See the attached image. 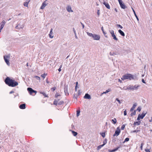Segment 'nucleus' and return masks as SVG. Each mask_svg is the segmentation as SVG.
Masks as SVG:
<instances>
[{
  "instance_id": "774afa93",
  "label": "nucleus",
  "mask_w": 152,
  "mask_h": 152,
  "mask_svg": "<svg viewBox=\"0 0 152 152\" xmlns=\"http://www.w3.org/2000/svg\"><path fill=\"white\" fill-rule=\"evenodd\" d=\"M46 82H47V83H49V82L48 81H46Z\"/></svg>"
},
{
  "instance_id": "4be33fe9",
  "label": "nucleus",
  "mask_w": 152,
  "mask_h": 152,
  "mask_svg": "<svg viewBox=\"0 0 152 152\" xmlns=\"http://www.w3.org/2000/svg\"><path fill=\"white\" fill-rule=\"evenodd\" d=\"M47 75V73H44L43 74H42L41 75V77L43 78V79L45 78L46 76Z\"/></svg>"
},
{
  "instance_id": "de8ad7c7",
  "label": "nucleus",
  "mask_w": 152,
  "mask_h": 152,
  "mask_svg": "<svg viewBox=\"0 0 152 152\" xmlns=\"http://www.w3.org/2000/svg\"><path fill=\"white\" fill-rule=\"evenodd\" d=\"M116 100L118 101V102L119 104H121L120 101L118 98H117L116 99Z\"/></svg>"
},
{
  "instance_id": "6e6552de",
  "label": "nucleus",
  "mask_w": 152,
  "mask_h": 152,
  "mask_svg": "<svg viewBox=\"0 0 152 152\" xmlns=\"http://www.w3.org/2000/svg\"><path fill=\"white\" fill-rule=\"evenodd\" d=\"M121 131L120 129H118V128H117V130L115 131V133L114 134L113 136H115L116 135L118 136L119 135Z\"/></svg>"
},
{
  "instance_id": "72a5a7b5",
  "label": "nucleus",
  "mask_w": 152,
  "mask_h": 152,
  "mask_svg": "<svg viewBox=\"0 0 152 152\" xmlns=\"http://www.w3.org/2000/svg\"><path fill=\"white\" fill-rule=\"evenodd\" d=\"M80 112V110H77V117L79 115Z\"/></svg>"
},
{
  "instance_id": "a19ab883",
  "label": "nucleus",
  "mask_w": 152,
  "mask_h": 152,
  "mask_svg": "<svg viewBox=\"0 0 152 152\" xmlns=\"http://www.w3.org/2000/svg\"><path fill=\"white\" fill-rule=\"evenodd\" d=\"M56 87H53L52 88H51V90L53 91H55L56 89Z\"/></svg>"
},
{
  "instance_id": "f03ea898",
  "label": "nucleus",
  "mask_w": 152,
  "mask_h": 152,
  "mask_svg": "<svg viewBox=\"0 0 152 152\" xmlns=\"http://www.w3.org/2000/svg\"><path fill=\"white\" fill-rule=\"evenodd\" d=\"M121 79L123 80L126 79L131 80L134 79V78L132 75L129 74H127L123 75L121 78Z\"/></svg>"
},
{
  "instance_id": "864d4df0",
  "label": "nucleus",
  "mask_w": 152,
  "mask_h": 152,
  "mask_svg": "<svg viewBox=\"0 0 152 152\" xmlns=\"http://www.w3.org/2000/svg\"><path fill=\"white\" fill-rule=\"evenodd\" d=\"M4 25L1 24V26L0 27L2 29L4 27Z\"/></svg>"
},
{
  "instance_id": "dca6fc26",
  "label": "nucleus",
  "mask_w": 152,
  "mask_h": 152,
  "mask_svg": "<svg viewBox=\"0 0 152 152\" xmlns=\"http://www.w3.org/2000/svg\"><path fill=\"white\" fill-rule=\"evenodd\" d=\"M84 98L87 99H90L91 98L90 96L88 94H86Z\"/></svg>"
},
{
  "instance_id": "ddd939ff",
  "label": "nucleus",
  "mask_w": 152,
  "mask_h": 152,
  "mask_svg": "<svg viewBox=\"0 0 152 152\" xmlns=\"http://www.w3.org/2000/svg\"><path fill=\"white\" fill-rule=\"evenodd\" d=\"M30 1V0H26V1L24 2L23 5L24 6L28 7V4Z\"/></svg>"
},
{
  "instance_id": "4c0bfd02",
  "label": "nucleus",
  "mask_w": 152,
  "mask_h": 152,
  "mask_svg": "<svg viewBox=\"0 0 152 152\" xmlns=\"http://www.w3.org/2000/svg\"><path fill=\"white\" fill-rule=\"evenodd\" d=\"M129 140V138H126L124 140V142H126L128 141Z\"/></svg>"
},
{
  "instance_id": "423d86ee",
  "label": "nucleus",
  "mask_w": 152,
  "mask_h": 152,
  "mask_svg": "<svg viewBox=\"0 0 152 152\" xmlns=\"http://www.w3.org/2000/svg\"><path fill=\"white\" fill-rule=\"evenodd\" d=\"M119 2V4L120 5L121 7L123 9L126 8V6L123 3L121 0H118Z\"/></svg>"
},
{
  "instance_id": "58836bf2",
  "label": "nucleus",
  "mask_w": 152,
  "mask_h": 152,
  "mask_svg": "<svg viewBox=\"0 0 152 152\" xmlns=\"http://www.w3.org/2000/svg\"><path fill=\"white\" fill-rule=\"evenodd\" d=\"M5 23V21L4 20H3L1 23V24L4 25Z\"/></svg>"
},
{
  "instance_id": "f3484780",
  "label": "nucleus",
  "mask_w": 152,
  "mask_h": 152,
  "mask_svg": "<svg viewBox=\"0 0 152 152\" xmlns=\"http://www.w3.org/2000/svg\"><path fill=\"white\" fill-rule=\"evenodd\" d=\"M140 123L141 122L140 121H136L134 122V126L139 125L140 124Z\"/></svg>"
},
{
  "instance_id": "412c9836",
  "label": "nucleus",
  "mask_w": 152,
  "mask_h": 152,
  "mask_svg": "<svg viewBox=\"0 0 152 152\" xmlns=\"http://www.w3.org/2000/svg\"><path fill=\"white\" fill-rule=\"evenodd\" d=\"M112 36L113 38V39L114 40L116 41H117L118 40V38L116 37V36L115 34Z\"/></svg>"
},
{
  "instance_id": "2f4dec72",
  "label": "nucleus",
  "mask_w": 152,
  "mask_h": 152,
  "mask_svg": "<svg viewBox=\"0 0 152 152\" xmlns=\"http://www.w3.org/2000/svg\"><path fill=\"white\" fill-rule=\"evenodd\" d=\"M103 146H104L103 145H99L98 147H97V149L98 150H99V149H100Z\"/></svg>"
},
{
  "instance_id": "ea45409f",
  "label": "nucleus",
  "mask_w": 152,
  "mask_h": 152,
  "mask_svg": "<svg viewBox=\"0 0 152 152\" xmlns=\"http://www.w3.org/2000/svg\"><path fill=\"white\" fill-rule=\"evenodd\" d=\"M101 135L104 138L105 137V134L104 133H101Z\"/></svg>"
},
{
  "instance_id": "680f3d73",
  "label": "nucleus",
  "mask_w": 152,
  "mask_h": 152,
  "mask_svg": "<svg viewBox=\"0 0 152 152\" xmlns=\"http://www.w3.org/2000/svg\"><path fill=\"white\" fill-rule=\"evenodd\" d=\"M101 29H102V32L103 31H104V30L103 28V27H102Z\"/></svg>"
},
{
  "instance_id": "052dcab7",
  "label": "nucleus",
  "mask_w": 152,
  "mask_h": 152,
  "mask_svg": "<svg viewBox=\"0 0 152 152\" xmlns=\"http://www.w3.org/2000/svg\"><path fill=\"white\" fill-rule=\"evenodd\" d=\"M142 81L143 83H145L144 80L143 79H142Z\"/></svg>"
},
{
  "instance_id": "7c9ffc66",
  "label": "nucleus",
  "mask_w": 152,
  "mask_h": 152,
  "mask_svg": "<svg viewBox=\"0 0 152 152\" xmlns=\"http://www.w3.org/2000/svg\"><path fill=\"white\" fill-rule=\"evenodd\" d=\"M136 114V111L135 110H134V112L132 113L131 114V116H132L133 115H135Z\"/></svg>"
},
{
  "instance_id": "5fc2aeb1",
  "label": "nucleus",
  "mask_w": 152,
  "mask_h": 152,
  "mask_svg": "<svg viewBox=\"0 0 152 152\" xmlns=\"http://www.w3.org/2000/svg\"><path fill=\"white\" fill-rule=\"evenodd\" d=\"M81 24L82 25L83 28L84 27V25L81 22H80Z\"/></svg>"
},
{
  "instance_id": "2eb2a0df",
  "label": "nucleus",
  "mask_w": 152,
  "mask_h": 152,
  "mask_svg": "<svg viewBox=\"0 0 152 152\" xmlns=\"http://www.w3.org/2000/svg\"><path fill=\"white\" fill-rule=\"evenodd\" d=\"M137 103H135L134 104L132 107L131 108L130 111H132L137 106Z\"/></svg>"
},
{
  "instance_id": "4d7b16f0",
  "label": "nucleus",
  "mask_w": 152,
  "mask_h": 152,
  "mask_svg": "<svg viewBox=\"0 0 152 152\" xmlns=\"http://www.w3.org/2000/svg\"><path fill=\"white\" fill-rule=\"evenodd\" d=\"M118 80V81L119 82H120V83H122V81L120 79H119Z\"/></svg>"
},
{
  "instance_id": "1a4fd4ad",
  "label": "nucleus",
  "mask_w": 152,
  "mask_h": 152,
  "mask_svg": "<svg viewBox=\"0 0 152 152\" xmlns=\"http://www.w3.org/2000/svg\"><path fill=\"white\" fill-rule=\"evenodd\" d=\"M46 1H44L43 3L42 4V5H41L40 9H43L48 4L46 3Z\"/></svg>"
},
{
  "instance_id": "aec40b11",
  "label": "nucleus",
  "mask_w": 152,
  "mask_h": 152,
  "mask_svg": "<svg viewBox=\"0 0 152 152\" xmlns=\"http://www.w3.org/2000/svg\"><path fill=\"white\" fill-rule=\"evenodd\" d=\"M72 132L73 135L75 136H76L77 134V133L76 132H75L74 131H72Z\"/></svg>"
},
{
  "instance_id": "4468645a",
  "label": "nucleus",
  "mask_w": 152,
  "mask_h": 152,
  "mask_svg": "<svg viewBox=\"0 0 152 152\" xmlns=\"http://www.w3.org/2000/svg\"><path fill=\"white\" fill-rule=\"evenodd\" d=\"M19 108L21 109H25L26 108V104H23L20 105L19 106Z\"/></svg>"
},
{
  "instance_id": "a211bd4d",
  "label": "nucleus",
  "mask_w": 152,
  "mask_h": 152,
  "mask_svg": "<svg viewBox=\"0 0 152 152\" xmlns=\"http://www.w3.org/2000/svg\"><path fill=\"white\" fill-rule=\"evenodd\" d=\"M118 32L121 34V35H122V36H125L124 33L121 30H118Z\"/></svg>"
},
{
  "instance_id": "a878e982",
  "label": "nucleus",
  "mask_w": 152,
  "mask_h": 152,
  "mask_svg": "<svg viewBox=\"0 0 152 152\" xmlns=\"http://www.w3.org/2000/svg\"><path fill=\"white\" fill-rule=\"evenodd\" d=\"M107 143V139H105L103 142V144H102L103 146H104L105 144H106Z\"/></svg>"
},
{
  "instance_id": "bf43d9fd",
  "label": "nucleus",
  "mask_w": 152,
  "mask_h": 152,
  "mask_svg": "<svg viewBox=\"0 0 152 152\" xmlns=\"http://www.w3.org/2000/svg\"><path fill=\"white\" fill-rule=\"evenodd\" d=\"M97 14L98 16L99 15V10H98L97 12Z\"/></svg>"
},
{
  "instance_id": "0eeeda50",
  "label": "nucleus",
  "mask_w": 152,
  "mask_h": 152,
  "mask_svg": "<svg viewBox=\"0 0 152 152\" xmlns=\"http://www.w3.org/2000/svg\"><path fill=\"white\" fill-rule=\"evenodd\" d=\"M92 38H93L94 40H98L100 39V36L99 35L96 34H94V35Z\"/></svg>"
},
{
  "instance_id": "7ed1b4c3",
  "label": "nucleus",
  "mask_w": 152,
  "mask_h": 152,
  "mask_svg": "<svg viewBox=\"0 0 152 152\" xmlns=\"http://www.w3.org/2000/svg\"><path fill=\"white\" fill-rule=\"evenodd\" d=\"M27 90L31 95H35L37 93L36 91L34 90L31 88H27Z\"/></svg>"
},
{
  "instance_id": "f8f14e48",
  "label": "nucleus",
  "mask_w": 152,
  "mask_h": 152,
  "mask_svg": "<svg viewBox=\"0 0 152 152\" xmlns=\"http://www.w3.org/2000/svg\"><path fill=\"white\" fill-rule=\"evenodd\" d=\"M66 10L69 12H73V11L71 9V7L70 6H68L66 8Z\"/></svg>"
},
{
  "instance_id": "f257e3e1",
  "label": "nucleus",
  "mask_w": 152,
  "mask_h": 152,
  "mask_svg": "<svg viewBox=\"0 0 152 152\" xmlns=\"http://www.w3.org/2000/svg\"><path fill=\"white\" fill-rule=\"evenodd\" d=\"M4 81L5 83L9 86L14 87L18 85L17 82L10 78L9 77L6 78Z\"/></svg>"
},
{
  "instance_id": "37998d69",
  "label": "nucleus",
  "mask_w": 152,
  "mask_h": 152,
  "mask_svg": "<svg viewBox=\"0 0 152 152\" xmlns=\"http://www.w3.org/2000/svg\"><path fill=\"white\" fill-rule=\"evenodd\" d=\"M62 67V65H61V66H60V68H59V69H58V71L60 72L61 71V68Z\"/></svg>"
},
{
  "instance_id": "6ab92c4d",
  "label": "nucleus",
  "mask_w": 152,
  "mask_h": 152,
  "mask_svg": "<svg viewBox=\"0 0 152 152\" xmlns=\"http://www.w3.org/2000/svg\"><path fill=\"white\" fill-rule=\"evenodd\" d=\"M138 86H137V85H135L134 86L131 87L130 88L132 90H137Z\"/></svg>"
},
{
  "instance_id": "bb28decb",
  "label": "nucleus",
  "mask_w": 152,
  "mask_h": 152,
  "mask_svg": "<svg viewBox=\"0 0 152 152\" xmlns=\"http://www.w3.org/2000/svg\"><path fill=\"white\" fill-rule=\"evenodd\" d=\"M58 101H57L56 100H55L53 102V104L54 105H57V104H58Z\"/></svg>"
},
{
  "instance_id": "a18cd8bd",
  "label": "nucleus",
  "mask_w": 152,
  "mask_h": 152,
  "mask_svg": "<svg viewBox=\"0 0 152 152\" xmlns=\"http://www.w3.org/2000/svg\"><path fill=\"white\" fill-rule=\"evenodd\" d=\"M125 125H123L121 127V129L122 130H124L125 128Z\"/></svg>"
},
{
  "instance_id": "e2e57ef3",
  "label": "nucleus",
  "mask_w": 152,
  "mask_h": 152,
  "mask_svg": "<svg viewBox=\"0 0 152 152\" xmlns=\"http://www.w3.org/2000/svg\"><path fill=\"white\" fill-rule=\"evenodd\" d=\"M78 83V82H76V85H77V86Z\"/></svg>"
},
{
  "instance_id": "e433bc0d",
  "label": "nucleus",
  "mask_w": 152,
  "mask_h": 152,
  "mask_svg": "<svg viewBox=\"0 0 152 152\" xmlns=\"http://www.w3.org/2000/svg\"><path fill=\"white\" fill-rule=\"evenodd\" d=\"M34 77L35 78L37 79L38 80H40V77H39L37 76H35Z\"/></svg>"
},
{
  "instance_id": "473e14b6",
  "label": "nucleus",
  "mask_w": 152,
  "mask_h": 152,
  "mask_svg": "<svg viewBox=\"0 0 152 152\" xmlns=\"http://www.w3.org/2000/svg\"><path fill=\"white\" fill-rule=\"evenodd\" d=\"M132 10H133V11L134 13V15L135 16V17H136V18H137V19L138 20V18L137 17V16L136 14V13H135V11L132 8Z\"/></svg>"
},
{
  "instance_id": "49530a36",
  "label": "nucleus",
  "mask_w": 152,
  "mask_h": 152,
  "mask_svg": "<svg viewBox=\"0 0 152 152\" xmlns=\"http://www.w3.org/2000/svg\"><path fill=\"white\" fill-rule=\"evenodd\" d=\"M77 85H76L75 88V91H77Z\"/></svg>"
},
{
  "instance_id": "9d476101",
  "label": "nucleus",
  "mask_w": 152,
  "mask_h": 152,
  "mask_svg": "<svg viewBox=\"0 0 152 152\" xmlns=\"http://www.w3.org/2000/svg\"><path fill=\"white\" fill-rule=\"evenodd\" d=\"M103 4L107 9H110V6L108 3L106 2L105 1H104Z\"/></svg>"
},
{
  "instance_id": "8fccbe9b",
  "label": "nucleus",
  "mask_w": 152,
  "mask_h": 152,
  "mask_svg": "<svg viewBox=\"0 0 152 152\" xmlns=\"http://www.w3.org/2000/svg\"><path fill=\"white\" fill-rule=\"evenodd\" d=\"M145 151L146 152H150V151L149 149H145Z\"/></svg>"
},
{
  "instance_id": "20e7f679",
  "label": "nucleus",
  "mask_w": 152,
  "mask_h": 152,
  "mask_svg": "<svg viewBox=\"0 0 152 152\" xmlns=\"http://www.w3.org/2000/svg\"><path fill=\"white\" fill-rule=\"evenodd\" d=\"M10 56L9 55H6L4 56V60L8 65H10L9 58Z\"/></svg>"
},
{
  "instance_id": "39448f33",
  "label": "nucleus",
  "mask_w": 152,
  "mask_h": 152,
  "mask_svg": "<svg viewBox=\"0 0 152 152\" xmlns=\"http://www.w3.org/2000/svg\"><path fill=\"white\" fill-rule=\"evenodd\" d=\"M147 112H143L142 113L141 115H139L138 116L137 118V120H139L140 119H143V118L144 117L146 114Z\"/></svg>"
},
{
  "instance_id": "5701e85b",
  "label": "nucleus",
  "mask_w": 152,
  "mask_h": 152,
  "mask_svg": "<svg viewBox=\"0 0 152 152\" xmlns=\"http://www.w3.org/2000/svg\"><path fill=\"white\" fill-rule=\"evenodd\" d=\"M87 33L88 36L93 37L94 35V34H92V33H90L88 32H87Z\"/></svg>"
},
{
  "instance_id": "c85d7f7f",
  "label": "nucleus",
  "mask_w": 152,
  "mask_h": 152,
  "mask_svg": "<svg viewBox=\"0 0 152 152\" xmlns=\"http://www.w3.org/2000/svg\"><path fill=\"white\" fill-rule=\"evenodd\" d=\"M40 94H42L45 97H47L48 96L44 92H40Z\"/></svg>"
},
{
  "instance_id": "9b49d317",
  "label": "nucleus",
  "mask_w": 152,
  "mask_h": 152,
  "mask_svg": "<svg viewBox=\"0 0 152 152\" xmlns=\"http://www.w3.org/2000/svg\"><path fill=\"white\" fill-rule=\"evenodd\" d=\"M53 29L51 28L49 34V36L50 38H52L53 37Z\"/></svg>"
},
{
  "instance_id": "393cba45",
  "label": "nucleus",
  "mask_w": 152,
  "mask_h": 152,
  "mask_svg": "<svg viewBox=\"0 0 152 152\" xmlns=\"http://www.w3.org/2000/svg\"><path fill=\"white\" fill-rule=\"evenodd\" d=\"M112 122H113V123H114V124H116V123L117 122L116 119L115 118H114V119H112Z\"/></svg>"
},
{
  "instance_id": "cd10ccee",
  "label": "nucleus",
  "mask_w": 152,
  "mask_h": 152,
  "mask_svg": "<svg viewBox=\"0 0 152 152\" xmlns=\"http://www.w3.org/2000/svg\"><path fill=\"white\" fill-rule=\"evenodd\" d=\"M109 31H110V34H111V36H112L113 35H114L115 34L114 33V31L113 30H110Z\"/></svg>"
},
{
  "instance_id": "13d9d810",
  "label": "nucleus",
  "mask_w": 152,
  "mask_h": 152,
  "mask_svg": "<svg viewBox=\"0 0 152 152\" xmlns=\"http://www.w3.org/2000/svg\"><path fill=\"white\" fill-rule=\"evenodd\" d=\"M14 92V91H11L10 92V94H12Z\"/></svg>"
},
{
  "instance_id": "f704fd0d",
  "label": "nucleus",
  "mask_w": 152,
  "mask_h": 152,
  "mask_svg": "<svg viewBox=\"0 0 152 152\" xmlns=\"http://www.w3.org/2000/svg\"><path fill=\"white\" fill-rule=\"evenodd\" d=\"M110 89H108V90H107L105 92H104L103 94H106L110 91Z\"/></svg>"
},
{
  "instance_id": "c03bdc74",
  "label": "nucleus",
  "mask_w": 152,
  "mask_h": 152,
  "mask_svg": "<svg viewBox=\"0 0 152 152\" xmlns=\"http://www.w3.org/2000/svg\"><path fill=\"white\" fill-rule=\"evenodd\" d=\"M102 32H103V34H104V35L107 38V35H106V33H105V32H104V31H103Z\"/></svg>"
},
{
  "instance_id": "b1692460",
  "label": "nucleus",
  "mask_w": 152,
  "mask_h": 152,
  "mask_svg": "<svg viewBox=\"0 0 152 152\" xmlns=\"http://www.w3.org/2000/svg\"><path fill=\"white\" fill-rule=\"evenodd\" d=\"M119 147H118V148H117L115 149H114L113 150H110L109 151V152H114V151H117L118 148H119Z\"/></svg>"
},
{
  "instance_id": "c9c22d12",
  "label": "nucleus",
  "mask_w": 152,
  "mask_h": 152,
  "mask_svg": "<svg viewBox=\"0 0 152 152\" xmlns=\"http://www.w3.org/2000/svg\"><path fill=\"white\" fill-rule=\"evenodd\" d=\"M60 96V95L59 94L56 93L55 95V98H57L58 96Z\"/></svg>"
},
{
  "instance_id": "09e8293b",
  "label": "nucleus",
  "mask_w": 152,
  "mask_h": 152,
  "mask_svg": "<svg viewBox=\"0 0 152 152\" xmlns=\"http://www.w3.org/2000/svg\"><path fill=\"white\" fill-rule=\"evenodd\" d=\"M127 115V113L126 112V111L125 110L124 112V115Z\"/></svg>"
},
{
  "instance_id": "338daca9",
  "label": "nucleus",
  "mask_w": 152,
  "mask_h": 152,
  "mask_svg": "<svg viewBox=\"0 0 152 152\" xmlns=\"http://www.w3.org/2000/svg\"><path fill=\"white\" fill-rule=\"evenodd\" d=\"M26 66H28V63H27V64H26Z\"/></svg>"
},
{
  "instance_id": "69168bd1",
  "label": "nucleus",
  "mask_w": 152,
  "mask_h": 152,
  "mask_svg": "<svg viewBox=\"0 0 152 152\" xmlns=\"http://www.w3.org/2000/svg\"><path fill=\"white\" fill-rule=\"evenodd\" d=\"M2 29L1 27L0 28V32L1 31V29Z\"/></svg>"
},
{
  "instance_id": "c756f323",
  "label": "nucleus",
  "mask_w": 152,
  "mask_h": 152,
  "mask_svg": "<svg viewBox=\"0 0 152 152\" xmlns=\"http://www.w3.org/2000/svg\"><path fill=\"white\" fill-rule=\"evenodd\" d=\"M64 101H60L58 103V104L59 105H61L63 104H64Z\"/></svg>"
},
{
  "instance_id": "3c124183",
  "label": "nucleus",
  "mask_w": 152,
  "mask_h": 152,
  "mask_svg": "<svg viewBox=\"0 0 152 152\" xmlns=\"http://www.w3.org/2000/svg\"><path fill=\"white\" fill-rule=\"evenodd\" d=\"M143 146V144L142 143L141 144V145H140V148L141 150L142 149Z\"/></svg>"
},
{
  "instance_id": "79ce46f5",
  "label": "nucleus",
  "mask_w": 152,
  "mask_h": 152,
  "mask_svg": "<svg viewBox=\"0 0 152 152\" xmlns=\"http://www.w3.org/2000/svg\"><path fill=\"white\" fill-rule=\"evenodd\" d=\"M141 110V108L140 107H139L137 108V110L139 112H140Z\"/></svg>"
},
{
  "instance_id": "6e6d98bb",
  "label": "nucleus",
  "mask_w": 152,
  "mask_h": 152,
  "mask_svg": "<svg viewBox=\"0 0 152 152\" xmlns=\"http://www.w3.org/2000/svg\"><path fill=\"white\" fill-rule=\"evenodd\" d=\"M118 26H119V27H120L121 28H122L123 27L122 26H121V25H118Z\"/></svg>"
},
{
  "instance_id": "603ef678",
  "label": "nucleus",
  "mask_w": 152,
  "mask_h": 152,
  "mask_svg": "<svg viewBox=\"0 0 152 152\" xmlns=\"http://www.w3.org/2000/svg\"><path fill=\"white\" fill-rule=\"evenodd\" d=\"M4 25L1 24V26L0 27L2 29L4 27Z\"/></svg>"
},
{
  "instance_id": "0e129e2a",
  "label": "nucleus",
  "mask_w": 152,
  "mask_h": 152,
  "mask_svg": "<svg viewBox=\"0 0 152 152\" xmlns=\"http://www.w3.org/2000/svg\"><path fill=\"white\" fill-rule=\"evenodd\" d=\"M137 132V131H136V130H134V131H133V132Z\"/></svg>"
}]
</instances>
